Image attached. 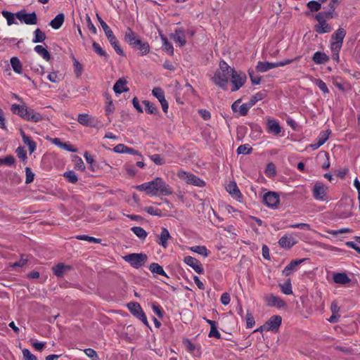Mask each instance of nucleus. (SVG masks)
<instances>
[{
	"instance_id": "obj_1",
	"label": "nucleus",
	"mask_w": 360,
	"mask_h": 360,
	"mask_svg": "<svg viewBox=\"0 0 360 360\" xmlns=\"http://www.w3.org/2000/svg\"><path fill=\"white\" fill-rule=\"evenodd\" d=\"M134 188L152 196L169 195L173 193L169 185L161 177H155L153 180L137 185Z\"/></svg>"
},
{
	"instance_id": "obj_2",
	"label": "nucleus",
	"mask_w": 360,
	"mask_h": 360,
	"mask_svg": "<svg viewBox=\"0 0 360 360\" xmlns=\"http://www.w3.org/2000/svg\"><path fill=\"white\" fill-rule=\"evenodd\" d=\"M231 70H232V68L224 60H221L219 63V69L216 70L212 78L213 82L223 90L227 89V84L232 74Z\"/></svg>"
},
{
	"instance_id": "obj_3",
	"label": "nucleus",
	"mask_w": 360,
	"mask_h": 360,
	"mask_svg": "<svg viewBox=\"0 0 360 360\" xmlns=\"http://www.w3.org/2000/svg\"><path fill=\"white\" fill-rule=\"evenodd\" d=\"M96 18L98 21L99 22L101 26L102 27L105 36L107 37L110 45L113 47L115 52L122 56H125L124 52L122 49L120 47L119 44V41L117 39L116 37L114 35L112 30L110 27L105 23V21L101 18V17L97 13Z\"/></svg>"
},
{
	"instance_id": "obj_4",
	"label": "nucleus",
	"mask_w": 360,
	"mask_h": 360,
	"mask_svg": "<svg viewBox=\"0 0 360 360\" xmlns=\"http://www.w3.org/2000/svg\"><path fill=\"white\" fill-rule=\"evenodd\" d=\"M123 259L132 267L139 269L146 263L148 257L145 253H131L125 255Z\"/></svg>"
},
{
	"instance_id": "obj_5",
	"label": "nucleus",
	"mask_w": 360,
	"mask_h": 360,
	"mask_svg": "<svg viewBox=\"0 0 360 360\" xmlns=\"http://www.w3.org/2000/svg\"><path fill=\"white\" fill-rule=\"evenodd\" d=\"M231 71H232L231 82L233 85L231 91L234 92L239 90L245 84L247 80V77L243 72L236 71L234 68H232Z\"/></svg>"
},
{
	"instance_id": "obj_6",
	"label": "nucleus",
	"mask_w": 360,
	"mask_h": 360,
	"mask_svg": "<svg viewBox=\"0 0 360 360\" xmlns=\"http://www.w3.org/2000/svg\"><path fill=\"white\" fill-rule=\"evenodd\" d=\"M77 121L82 125L99 129L103 127V124L96 117L84 113L78 115Z\"/></svg>"
},
{
	"instance_id": "obj_7",
	"label": "nucleus",
	"mask_w": 360,
	"mask_h": 360,
	"mask_svg": "<svg viewBox=\"0 0 360 360\" xmlns=\"http://www.w3.org/2000/svg\"><path fill=\"white\" fill-rule=\"evenodd\" d=\"M15 17L21 22L26 25H32L37 23V15L34 11L30 13H27L25 9H22L21 11L15 13Z\"/></svg>"
},
{
	"instance_id": "obj_8",
	"label": "nucleus",
	"mask_w": 360,
	"mask_h": 360,
	"mask_svg": "<svg viewBox=\"0 0 360 360\" xmlns=\"http://www.w3.org/2000/svg\"><path fill=\"white\" fill-rule=\"evenodd\" d=\"M282 323V317L280 315L272 316L266 323L264 324L263 328L265 331H273L277 332Z\"/></svg>"
},
{
	"instance_id": "obj_9",
	"label": "nucleus",
	"mask_w": 360,
	"mask_h": 360,
	"mask_svg": "<svg viewBox=\"0 0 360 360\" xmlns=\"http://www.w3.org/2000/svg\"><path fill=\"white\" fill-rule=\"evenodd\" d=\"M179 176L184 179L188 184L198 187H203L205 186V181L193 174L182 172V174H179Z\"/></svg>"
},
{
	"instance_id": "obj_10",
	"label": "nucleus",
	"mask_w": 360,
	"mask_h": 360,
	"mask_svg": "<svg viewBox=\"0 0 360 360\" xmlns=\"http://www.w3.org/2000/svg\"><path fill=\"white\" fill-rule=\"evenodd\" d=\"M345 35H346V31L342 27L338 28L331 35L332 41L330 43V46L339 47V49H341Z\"/></svg>"
},
{
	"instance_id": "obj_11",
	"label": "nucleus",
	"mask_w": 360,
	"mask_h": 360,
	"mask_svg": "<svg viewBox=\"0 0 360 360\" xmlns=\"http://www.w3.org/2000/svg\"><path fill=\"white\" fill-rule=\"evenodd\" d=\"M184 262L191 266L197 274H202L205 272L204 268L201 262L195 257L186 256L184 259Z\"/></svg>"
},
{
	"instance_id": "obj_12",
	"label": "nucleus",
	"mask_w": 360,
	"mask_h": 360,
	"mask_svg": "<svg viewBox=\"0 0 360 360\" xmlns=\"http://www.w3.org/2000/svg\"><path fill=\"white\" fill-rule=\"evenodd\" d=\"M30 108L25 105H18L14 103L11 107V110L13 114L18 115L22 119L27 121Z\"/></svg>"
},
{
	"instance_id": "obj_13",
	"label": "nucleus",
	"mask_w": 360,
	"mask_h": 360,
	"mask_svg": "<svg viewBox=\"0 0 360 360\" xmlns=\"http://www.w3.org/2000/svg\"><path fill=\"white\" fill-rule=\"evenodd\" d=\"M279 195L277 193L269 191L264 195L263 201L270 207H277L279 203Z\"/></svg>"
},
{
	"instance_id": "obj_14",
	"label": "nucleus",
	"mask_w": 360,
	"mask_h": 360,
	"mask_svg": "<svg viewBox=\"0 0 360 360\" xmlns=\"http://www.w3.org/2000/svg\"><path fill=\"white\" fill-rule=\"evenodd\" d=\"M124 41L132 49L139 43L140 37L130 27H127L124 37Z\"/></svg>"
},
{
	"instance_id": "obj_15",
	"label": "nucleus",
	"mask_w": 360,
	"mask_h": 360,
	"mask_svg": "<svg viewBox=\"0 0 360 360\" xmlns=\"http://www.w3.org/2000/svg\"><path fill=\"white\" fill-rule=\"evenodd\" d=\"M170 38L175 43L179 44V46H183L186 44L185 31L183 28L176 29L174 33L170 34Z\"/></svg>"
},
{
	"instance_id": "obj_16",
	"label": "nucleus",
	"mask_w": 360,
	"mask_h": 360,
	"mask_svg": "<svg viewBox=\"0 0 360 360\" xmlns=\"http://www.w3.org/2000/svg\"><path fill=\"white\" fill-rule=\"evenodd\" d=\"M266 131L269 134L275 136L278 135L281 132V127L278 121L274 119H267Z\"/></svg>"
},
{
	"instance_id": "obj_17",
	"label": "nucleus",
	"mask_w": 360,
	"mask_h": 360,
	"mask_svg": "<svg viewBox=\"0 0 360 360\" xmlns=\"http://www.w3.org/2000/svg\"><path fill=\"white\" fill-rule=\"evenodd\" d=\"M267 305L269 307H275L278 309L284 308L286 307V303L281 297L271 294L269 297H266Z\"/></svg>"
},
{
	"instance_id": "obj_18",
	"label": "nucleus",
	"mask_w": 360,
	"mask_h": 360,
	"mask_svg": "<svg viewBox=\"0 0 360 360\" xmlns=\"http://www.w3.org/2000/svg\"><path fill=\"white\" fill-rule=\"evenodd\" d=\"M307 259L308 258H303L300 259L292 260L283 270V274L285 276H290L298 265Z\"/></svg>"
},
{
	"instance_id": "obj_19",
	"label": "nucleus",
	"mask_w": 360,
	"mask_h": 360,
	"mask_svg": "<svg viewBox=\"0 0 360 360\" xmlns=\"http://www.w3.org/2000/svg\"><path fill=\"white\" fill-rule=\"evenodd\" d=\"M127 81L124 77L117 79L114 84L113 90L116 94H121L123 92H127L129 89L126 86Z\"/></svg>"
},
{
	"instance_id": "obj_20",
	"label": "nucleus",
	"mask_w": 360,
	"mask_h": 360,
	"mask_svg": "<svg viewBox=\"0 0 360 360\" xmlns=\"http://www.w3.org/2000/svg\"><path fill=\"white\" fill-rule=\"evenodd\" d=\"M157 237L156 242L165 248L167 247L168 240L172 238L169 231L164 227L162 229L160 234L157 235Z\"/></svg>"
},
{
	"instance_id": "obj_21",
	"label": "nucleus",
	"mask_w": 360,
	"mask_h": 360,
	"mask_svg": "<svg viewBox=\"0 0 360 360\" xmlns=\"http://www.w3.org/2000/svg\"><path fill=\"white\" fill-rule=\"evenodd\" d=\"M71 269V266L65 265L63 263H58L52 267L53 273L57 277H63L66 271Z\"/></svg>"
},
{
	"instance_id": "obj_22",
	"label": "nucleus",
	"mask_w": 360,
	"mask_h": 360,
	"mask_svg": "<svg viewBox=\"0 0 360 360\" xmlns=\"http://www.w3.org/2000/svg\"><path fill=\"white\" fill-rule=\"evenodd\" d=\"M326 188L322 183H317L313 188V196L316 200H323L326 196Z\"/></svg>"
},
{
	"instance_id": "obj_23",
	"label": "nucleus",
	"mask_w": 360,
	"mask_h": 360,
	"mask_svg": "<svg viewBox=\"0 0 360 360\" xmlns=\"http://www.w3.org/2000/svg\"><path fill=\"white\" fill-rule=\"evenodd\" d=\"M48 120V117L35 111L33 108L30 109L27 121L32 122H39L42 120Z\"/></svg>"
},
{
	"instance_id": "obj_24",
	"label": "nucleus",
	"mask_w": 360,
	"mask_h": 360,
	"mask_svg": "<svg viewBox=\"0 0 360 360\" xmlns=\"http://www.w3.org/2000/svg\"><path fill=\"white\" fill-rule=\"evenodd\" d=\"M329 60V56L326 53L321 51L315 52L312 56V60L317 65L325 64Z\"/></svg>"
},
{
	"instance_id": "obj_25",
	"label": "nucleus",
	"mask_w": 360,
	"mask_h": 360,
	"mask_svg": "<svg viewBox=\"0 0 360 360\" xmlns=\"http://www.w3.org/2000/svg\"><path fill=\"white\" fill-rule=\"evenodd\" d=\"M275 68H278L277 63L259 61L255 68L258 72H265Z\"/></svg>"
},
{
	"instance_id": "obj_26",
	"label": "nucleus",
	"mask_w": 360,
	"mask_h": 360,
	"mask_svg": "<svg viewBox=\"0 0 360 360\" xmlns=\"http://www.w3.org/2000/svg\"><path fill=\"white\" fill-rule=\"evenodd\" d=\"M226 191L229 192L234 198L240 200L242 198V194L236 182H230L227 187Z\"/></svg>"
},
{
	"instance_id": "obj_27",
	"label": "nucleus",
	"mask_w": 360,
	"mask_h": 360,
	"mask_svg": "<svg viewBox=\"0 0 360 360\" xmlns=\"http://www.w3.org/2000/svg\"><path fill=\"white\" fill-rule=\"evenodd\" d=\"M297 242L292 237H288L286 235L282 236L278 240V244L281 247L290 249L292 248Z\"/></svg>"
},
{
	"instance_id": "obj_28",
	"label": "nucleus",
	"mask_w": 360,
	"mask_h": 360,
	"mask_svg": "<svg viewBox=\"0 0 360 360\" xmlns=\"http://www.w3.org/2000/svg\"><path fill=\"white\" fill-rule=\"evenodd\" d=\"M333 278L335 283L341 285L347 284L351 281V279L344 272L334 274Z\"/></svg>"
},
{
	"instance_id": "obj_29",
	"label": "nucleus",
	"mask_w": 360,
	"mask_h": 360,
	"mask_svg": "<svg viewBox=\"0 0 360 360\" xmlns=\"http://www.w3.org/2000/svg\"><path fill=\"white\" fill-rule=\"evenodd\" d=\"M135 50L139 51V53L141 56L146 55L150 51V46L147 41H142L141 39L139 40V43L133 48Z\"/></svg>"
},
{
	"instance_id": "obj_30",
	"label": "nucleus",
	"mask_w": 360,
	"mask_h": 360,
	"mask_svg": "<svg viewBox=\"0 0 360 360\" xmlns=\"http://www.w3.org/2000/svg\"><path fill=\"white\" fill-rule=\"evenodd\" d=\"M65 20V15L63 13L58 14L49 22V25L54 30H58L61 27Z\"/></svg>"
},
{
	"instance_id": "obj_31",
	"label": "nucleus",
	"mask_w": 360,
	"mask_h": 360,
	"mask_svg": "<svg viewBox=\"0 0 360 360\" xmlns=\"http://www.w3.org/2000/svg\"><path fill=\"white\" fill-rule=\"evenodd\" d=\"M316 159L319 161H323L321 165L323 169H328L330 167L329 153L328 152L320 151L316 156Z\"/></svg>"
},
{
	"instance_id": "obj_32",
	"label": "nucleus",
	"mask_w": 360,
	"mask_h": 360,
	"mask_svg": "<svg viewBox=\"0 0 360 360\" xmlns=\"http://www.w3.org/2000/svg\"><path fill=\"white\" fill-rule=\"evenodd\" d=\"M127 307L130 312L137 319L140 316L141 314L144 313L140 304L138 302H129L127 304Z\"/></svg>"
},
{
	"instance_id": "obj_33",
	"label": "nucleus",
	"mask_w": 360,
	"mask_h": 360,
	"mask_svg": "<svg viewBox=\"0 0 360 360\" xmlns=\"http://www.w3.org/2000/svg\"><path fill=\"white\" fill-rule=\"evenodd\" d=\"M161 39L162 41V51L167 53L169 56H172L174 54V48L172 44L168 41L167 38L161 34Z\"/></svg>"
},
{
	"instance_id": "obj_34",
	"label": "nucleus",
	"mask_w": 360,
	"mask_h": 360,
	"mask_svg": "<svg viewBox=\"0 0 360 360\" xmlns=\"http://www.w3.org/2000/svg\"><path fill=\"white\" fill-rule=\"evenodd\" d=\"M34 50L39 55H40L45 60L49 61L51 58V54L49 52L43 47L41 45H37L34 46Z\"/></svg>"
},
{
	"instance_id": "obj_35",
	"label": "nucleus",
	"mask_w": 360,
	"mask_h": 360,
	"mask_svg": "<svg viewBox=\"0 0 360 360\" xmlns=\"http://www.w3.org/2000/svg\"><path fill=\"white\" fill-rule=\"evenodd\" d=\"M142 103L145 105V110L148 114L158 115L159 113L158 109L154 103L147 100L143 101Z\"/></svg>"
},
{
	"instance_id": "obj_36",
	"label": "nucleus",
	"mask_w": 360,
	"mask_h": 360,
	"mask_svg": "<svg viewBox=\"0 0 360 360\" xmlns=\"http://www.w3.org/2000/svg\"><path fill=\"white\" fill-rule=\"evenodd\" d=\"M307 8L309 9V11H307L305 13L306 15H309L310 12H317L321 8V2L319 1H310L307 4Z\"/></svg>"
},
{
	"instance_id": "obj_37",
	"label": "nucleus",
	"mask_w": 360,
	"mask_h": 360,
	"mask_svg": "<svg viewBox=\"0 0 360 360\" xmlns=\"http://www.w3.org/2000/svg\"><path fill=\"white\" fill-rule=\"evenodd\" d=\"M149 270L153 274H157L158 275H161L167 278H169L167 274L164 271L162 266L158 263L150 264L149 266Z\"/></svg>"
},
{
	"instance_id": "obj_38",
	"label": "nucleus",
	"mask_w": 360,
	"mask_h": 360,
	"mask_svg": "<svg viewBox=\"0 0 360 360\" xmlns=\"http://www.w3.org/2000/svg\"><path fill=\"white\" fill-rule=\"evenodd\" d=\"M92 48L94 51L101 57H103L105 60H108L110 56L105 51L101 46L96 41H93Z\"/></svg>"
},
{
	"instance_id": "obj_39",
	"label": "nucleus",
	"mask_w": 360,
	"mask_h": 360,
	"mask_svg": "<svg viewBox=\"0 0 360 360\" xmlns=\"http://www.w3.org/2000/svg\"><path fill=\"white\" fill-rule=\"evenodd\" d=\"M46 38V34L41 29L37 28L34 32V38L32 39L33 43H41Z\"/></svg>"
},
{
	"instance_id": "obj_40",
	"label": "nucleus",
	"mask_w": 360,
	"mask_h": 360,
	"mask_svg": "<svg viewBox=\"0 0 360 360\" xmlns=\"http://www.w3.org/2000/svg\"><path fill=\"white\" fill-rule=\"evenodd\" d=\"M314 30L319 34L328 33L332 30L331 26L325 22V24L318 23L314 26Z\"/></svg>"
},
{
	"instance_id": "obj_41",
	"label": "nucleus",
	"mask_w": 360,
	"mask_h": 360,
	"mask_svg": "<svg viewBox=\"0 0 360 360\" xmlns=\"http://www.w3.org/2000/svg\"><path fill=\"white\" fill-rule=\"evenodd\" d=\"M10 62L13 71L18 74H20L22 72V67L19 58L15 56L12 57Z\"/></svg>"
},
{
	"instance_id": "obj_42",
	"label": "nucleus",
	"mask_w": 360,
	"mask_h": 360,
	"mask_svg": "<svg viewBox=\"0 0 360 360\" xmlns=\"http://www.w3.org/2000/svg\"><path fill=\"white\" fill-rule=\"evenodd\" d=\"M72 59L73 61L74 73L77 77H79L83 72V65L75 58L73 55L72 56Z\"/></svg>"
},
{
	"instance_id": "obj_43",
	"label": "nucleus",
	"mask_w": 360,
	"mask_h": 360,
	"mask_svg": "<svg viewBox=\"0 0 360 360\" xmlns=\"http://www.w3.org/2000/svg\"><path fill=\"white\" fill-rule=\"evenodd\" d=\"M266 94L265 91L257 92L256 94H255L254 96H252L250 98L248 103L252 107L253 105H255V104L257 101H259L262 100L263 98H264L266 97Z\"/></svg>"
},
{
	"instance_id": "obj_44",
	"label": "nucleus",
	"mask_w": 360,
	"mask_h": 360,
	"mask_svg": "<svg viewBox=\"0 0 360 360\" xmlns=\"http://www.w3.org/2000/svg\"><path fill=\"white\" fill-rule=\"evenodd\" d=\"M63 176L69 183L76 184L78 181V176L73 170H69L63 174Z\"/></svg>"
},
{
	"instance_id": "obj_45",
	"label": "nucleus",
	"mask_w": 360,
	"mask_h": 360,
	"mask_svg": "<svg viewBox=\"0 0 360 360\" xmlns=\"http://www.w3.org/2000/svg\"><path fill=\"white\" fill-rule=\"evenodd\" d=\"M279 287L281 288V292L285 295H291L292 294V285L290 279L288 278L285 283H279Z\"/></svg>"
},
{
	"instance_id": "obj_46",
	"label": "nucleus",
	"mask_w": 360,
	"mask_h": 360,
	"mask_svg": "<svg viewBox=\"0 0 360 360\" xmlns=\"http://www.w3.org/2000/svg\"><path fill=\"white\" fill-rule=\"evenodd\" d=\"M1 13L3 16L6 19L8 25L17 24V22L15 19V13H13L8 11H2Z\"/></svg>"
},
{
	"instance_id": "obj_47",
	"label": "nucleus",
	"mask_w": 360,
	"mask_h": 360,
	"mask_svg": "<svg viewBox=\"0 0 360 360\" xmlns=\"http://www.w3.org/2000/svg\"><path fill=\"white\" fill-rule=\"evenodd\" d=\"M131 230L141 240H144L147 236V232L141 226H132Z\"/></svg>"
},
{
	"instance_id": "obj_48",
	"label": "nucleus",
	"mask_w": 360,
	"mask_h": 360,
	"mask_svg": "<svg viewBox=\"0 0 360 360\" xmlns=\"http://www.w3.org/2000/svg\"><path fill=\"white\" fill-rule=\"evenodd\" d=\"M15 162V158L11 155H6L5 158H0V166L6 165L11 167L13 165Z\"/></svg>"
},
{
	"instance_id": "obj_49",
	"label": "nucleus",
	"mask_w": 360,
	"mask_h": 360,
	"mask_svg": "<svg viewBox=\"0 0 360 360\" xmlns=\"http://www.w3.org/2000/svg\"><path fill=\"white\" fill-rule=\"evenodd\" d=\"M330 134L331 131L330 129L321 131L317 139V142L321 146L323 145L328 141Z\"/></svg>"
},
{
	"instance_id": "obj_50",
	"label": "nucleus",
	"mask_w": 360,
	"mask_h": 360,
	"mask_svg": "<svg viewBox=\"0 0 360 360\" xmlns=\"http://www.w3.org/2000/svg\"><path fill=\"white\" fill-rule=\"evenodd\" d=\"M190 250L192 252L198 253L204 257L208 256L207 250L205 246H200V245L193 246L190 248Z\"/></svg>"
},
{
	"instance_id": "obj_51",
	"label": "nucleus",
	"mask_w": 360,
	"mask_h": 360,
	"mask_svg": "<svg viewBox=\"0 0 360 360\" xmlns=\"http://www.w3.org/2000/svg\"><path fill=\"white\" fill-rule=\"evenodd\" d=\"M75 238L80 240H86L90 243H100L101 242V238H96L92 236H89L86 235H77L75 236Z\"/></svg>"
},
{
	"instance_id": "obj_52",
	"label": "nucleus",
	"mask_w": 360,
	"mask_h": 360,
	"mask_svg": "<svg viewBox=\"0 0 360 360\" xmlns=\"http://www.w3.org/2000/svg\"><path fill=\"white\" fill-rule=\"evenodd\" d=\"M16 155L23 162H27V152L23 146H19L15 150Z\"/></svg>"
},
{
	"instance_id": "obj_53",
	"label": "nucleus",
	"mask_w": 360,
	"mask_h": 360,
	"mask_svg": "<svg viewBox=\"0 0 360 360\" xmlns=\"http://www.w3.org/2000/svg\"><path fill=\"white\" fill-rule=\"evenodd\" d=\"M252 151V148L251 146H250L249 144L241 145L236 150L238 155H240V154L248 155V154L251 153Z\"/></svg>"
},
{
	"instance_id": "obj_54",
	"label": "nucleus",
	"mask_w": 360,
	"mask_h": 360,
	"mask_svg": "<svg viewBox=\"0 0 360 360\" xmlns=\"http://www.w3.org/2000/svg\"><path fill=\"white\" fill-rule=\"evenodd\" d=\"M106 98L108 100L107 102V105L105 108V111L106 115H109L110 114L112 113L115 110V106L113 105L112 101L110 99V96L107 95Z\"/></svg>"
},
{
	"instance_id": "obj_55",
	"label": "nucleus",
	"mask_w": 360,
	"mask_h": 360,
	"mask_svg": "<svg viewBox=\"0 0 360 360\" xmlns=\"http://www.w3.org/2000/svg\"><path fill=\"white\" fill-rule=\"evenodd\" d=\"M152 94L157 98L158 101L163 100L165 97V92L160 87H155L152 90Z\"/></svg>"
},
{
	"instance_id": "obj_56",
	"label": "nucleus",
	"mask_w": 360,
	"mask_h": 360,
	"mask_svg": "<svg viewBox=\"0 0 360 360\" xmlns=\"http://www.w3.org/2000/svg\"><path fill=\"white\" fill-rule=\"evenodd\" d=\"M352 231V229L349 228H343L338 230H328L326 232L332 234L335 237H338L340 234L350 233Z\"/></svg>"
},
{
	"instance_id": "obj_57",
	"label": "nucleus",
	"mask_w": 360,
	"mask_h": 360,
	"mask_svg": "<svg viewBox=\"0 0 360 360\" xmlns=\"http://www.w3.org/2000/svg\"><path fill=\"white\" fill-rule=\"evenodd\" d=\"M255 324V321L253 315L249 311H247L246 314V328H251Z\"/></svg>"
},
{
	"instance_id": "obj_58",
	"label": "nucleus",
	"mask_w": 360,
	"mask_h": 360,
	"mask_svg": "<svg viewBox=\"0 0 360 360\" xmlns=\"http://www.w3.org/2000/svg\"><path fill=\"white\" fill-rule=\"evenodd\" d=\"M25 174H26L25 184H29L34 181V173L32 172L30 167H25Z\"/></svg>"
},
{
	"instance_id": "obj_59",
	"label": "nucleus",
	"mask_w": 360,
	"mask_h": 360,
	"mask_svg": "<svg viewBox=\"0 0 360 360\" xmlns=\"http://www.w3.org/2000/svg\"><path fill=\"white\" fill-rule=\"evenodd\" d=\"M248 75L250 78L251 82L254 85L259 84L261 82V77L260 76H255V72L253 70H248Z\"/></svg>"
},
{
	"instance_id": "obj_60",
	"label": "nucleus",
	"mask_w": 360,
	"mask_h": 360,
	"mask_svg": "<svg viewBox=\"0 0 360 360\" xmlns=\"http://www.w3.org/2000/svg\"><path fill=\"white\" fill-rule=\"evenodd\" d=\"M315 84L317 85L319 89L321 90L324 94L329 93V90L327 87L326 84L321 79H315Z\"/></svg>"
},
{
	"instance_id": "obj_61",
	"label": "nucleus",
	"mask_w": 360,
	"mask_h": 360,
	"mask_svg": "<svg viewBox=\"0 0 360 360\" xmlns=\"http://www.w3.org/2000/svg\"><path fill=\"white\" fill-rule=\"evenodd\" d=\"M152 309H153V311H154V313L159 318L163 317L164 311H162V308L160 307V306L158 304H157L155 302L152 303Z\"/></svg>"
},
{
	"instance_id": "obj_62",
	"label": "nucleus",
	"mask_w": 360,
	"mask_h": 360,
	"mask_svg": "<svg viewBox=\"0 0 360 360\" xmlns=\"http://www.w3.org/2000/svg\"><path fill=\"white\" fill-rule=\"evenodd\" d=\"M84 353L87 356L91 358L92 360H99V357L96 352L91 348H87L84 350Z\"/></svg>"
},
{
	"instance_id": "obj_63",
	"label": "nucleus",
	"mask_w": 360,
	"mask_h": 360,
	"mask_svg": "<svg viewBox=\"0 0 360 360\" xmlns=\"http://www.w3.org/2000/svg\"><path fill=\"white\" fill-rule=\"evenodd\" d=\"M150 158L157 165H162L165 162L159 154L152 155L150 156Z\"/></svg>"
},
{
	"instance_id": "obj_64",
	"label": "nucleus",
	"mask_w": 360,
	"mask_h": 360,
	"mask_svg": "<svg viewBox=\"0 0 360 360\" xmlns=\"http://www.w3.org/2000/svg\"><path fill=\"white\" fill-rule=\"evenodd\" d=\"M22 352L24 360H37L36 356L32 354L28 349H23Z\"/></svg>"
}]
</instances>
